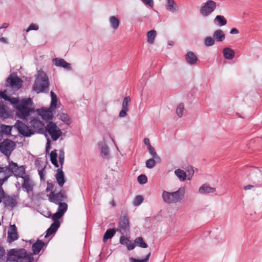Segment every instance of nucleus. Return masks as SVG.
I'll return each instance as SVG.
<instances>
[{"label":"nucleus","instance_id":"f257e3e1","mask_svg":"<svg viewBox=\"0 0 262 262\" xmlns=\"http://www.w3.org/2000/svg\"><path fill=\"white\" fill-rule=\"evenodd\" d=\"M0 97L8 101L16 108V115L20 119L26 120L30 115V113L34 111L33 102L31 98L10 97L7 95L6 91H0Z\"/></svg>","mask_w":262,"mask_h":262},{"label":"nucleus","instance_id":"f03ea898","mask_svg":"<svg viewBox=\"0 0 262 262\" xmlns=\"http://www.w3.org/2000/svg\"><path fill=\"white\" fill-rule=\"evenodd\" d=\"M8 260L16 262H32L33 254L27 253L25 249H11L8 252Z\"/></svg>","mask_w":262,"mask_h":262},{"label":"nucleus","instance_id":"7ed1b4c3","mask_svg":"<svg viewBox=\"0 0 262 262\" xmlns=\"http://www.w3.org/2000/svg\"><path fill=\"white\" fill-rule=\"evenodd\" d=\"M185 189L184 187H180L177 191L168 192L164 190L162 197L163 201L167 204H175L181 201L184 198Z\"/></svg>","mask_w":262,"mask_h":262},{"label":"nucleus","instance_id":"20e7f679","mask_svg":"<svg viewBox=\"0 0 262 262\" xmlns=\"http://www.w3.org/2000/svg\"><path fill=\"white\" fill-rule=\"evenodd\" d=\"M49 81L46 73L42 70L38 71L33 90L37 93L46 92L49 90Z\"/></svg>","mask_w":262,"mask_h":262},{"label":"nucleus","instance_id":"39448f33","mask_svg":"<svg viewBox=\"0 0 262 262\" xmlns=\"http://www.w3.org/2000/svg\"><path fill=\"white\" fill-rule=\"evenodd\" d=\"M43 135L47 138H51L53 141H57L62 135V132L56 123L49 122L46 126Z\"/></svg>","mask_w":262,"mask_h":262},{"label":"nucleus","instance_id":"423d86ee","mask_svg":"<svg viewBox=\"0 0 262 262\" xmlns=\"http://www.w3.org/2000/svg\"><path fill=\"white\" fill-rule=\"evenodd\" d=\"M217 4L212 0H208L202 4L200 13L203 17H207L210 15L216 9Z\"/></svg>","mask_w":262,"mask_h":262},{"label":"nucleus","instance_id":"0eeeda50","mask_svg":"<svg viewBox=\"0 0 262 262\" xmlns=\"http://www.w3.org/2000/svg\"><path fill=\"white\" fill-rule=\"evenodd\" d=\"M3 173L4 177L0 178V203L2 202L3 198L4 196V191L2 188V185L12 175V171L10 164L8 166H0V174Z\"/></svg>","mask_w":262,"mask_h":262},{"label":"nucleus","instance_id":"6e6552de","mask_svg":"<svg viewBox=\"0 0 262 262\" xmlns=\"http://www.w3.org/2000/svg\"><path fill=\"white\" fill-rule=\"evenodd\" d=\"M22 188L29 195L33 194V190L35 185L34 182L30 178L29 175L23 177Z\"/></svg>","mask_w":262,"mask_h":262},{"label":"nucleus","instance_id":"1a4fd4ad","mask_svg":"<svg viewBox=\"0 0 262 262\" xmlns=\"http://www.w3.org/2000/svg\"><path fill=\"white\" fill-rule=\"evenodd\" d=\"M15 147V143L10 140H5L0 143V151L6 156H9Z\"/></svg>","mask_w":262,"mask_h":262},{"label":"nucleus","instance_id":"9d476101","mask_svg":"<svg viewBox=\"0 0 262 262\" xmlns=\"http://www.w3.org/2000/svg\"><path fill=\"white\" fill-rule=\"evenodd\" d=\"M129 230V225L128 217L126 214L122 215L120 217L119 226L116 230L123 235L127 233Z\"/></svg>","mask_w":262,"mask_h":262},{"label":"nucleus","instance_id":"9b49d317","mask_svg":"<svg viewBox=\"0 0 262 262\" xmlns=\"http://www.w3.org/2000/svg\"><path fill=\"white\" fill-rule=\"evenodd\" d=\"M14 127L17 129L18 133L24 137H30L33 135V132L31 128L20 121H17Z\"/></svg>","mask_w":262,"mask_h":262},{"label":"nucleus","instance_id":"f8f14e48","mask_svg":"<svg viewBox=\"0 0 262 262\" xmlns=\"http://www.w3.org/2000/svg\"><path fill=\"white\" fill-rule=\"evenodd\" d=\"M21 81L15 74H11L7 79V86L14 90H18L21 85Z\"/></svg>","mask_w":262,"mask_h":262},{"label":"nucleus","instance_id":"ddd939ff","mask_svg":"<svg viewBox=\"0 0 262 262\" xmlns=\"http://www.w3.org/2000/svg\"><path fill=\"white\" fill-rule=\"evenodd\" d=\"M30 125L31 129L33 131V134L35 133L43 134L46 126L41 121L37 119H33L30 121Z\"/></svg>","mask_w":262,"mask_h":262},{"label":"nucleus","instance_id":"4468645a","mask_svg":"<svg viewBox=\"0 0 262 262\" xmlns=\"http://www.w3.org/2000/svg\"><path fill=\"white\" fill-rule=\"evenodd\" d=\"M249 179L256 186H259L262 183V171L258 168L253 169L249 174Z\"/></svg>","mask_w":262,"mask_h":262},{"label":"nucleus","instance_id":"2eb2a0df","mask_svg":"<svg viewBox=\"0 0 262 262\" xmlns=\"http://www.w3.org/2000/svg\"><path fill=\"white\" fill-rule=\"evenodd\" d=\"M47 196L50 202L56 204L62 203L61 202L65 200L67 198L65 193L61 191L56 193L51 192L49 194H47Z\"/></svg>","mask_w":262,"mask_h":262},{"label":"nucleus","instance_id":"dca6fc26","mask_svg":"<svg viewBox=\"0 0 262 262\" xmlns=\"http://www.w3.org/2000/svg\"><path fill=\"white\" fill-rule=\"evenodd\" d=\"M10 166L12 169V174H14L16 177L23 178L27 175L24 166H18L16 163L11 162H10Z\"/></svg>","mask_w":262,"mask_h":262},{"label":"nucleus","instance_id":"f3484780","mask_svg":"<svg viewBox=\"0 0 262 262\" xmlns=\"http://www.w3.org/2000/svg\"><path fill=\"white\" fill-rule=\"evenodd\" d=\"M54 111L50 107L47 108H41L38 109L37 112L41 118L46 122H50L52 120L53 112Z\"/></svg>","mask_w":262,"mask_h":262},{"label":"nucleus","instance_id":"a211bd4d","mask_svg":"<svg viewBox=\"0 0 262 262\" xmlns=\"http://www.w3.org/2000/svg\"><path fill=\"white\" fill-rule=\"evenodd\" d=\"M130 102V98L129 96H126L124 98L122 104V110L119 112V117L124 118L127 115V112L129 111V105Z\"/></svg>","mask_w":262,"mask_h":262},{"label":"nucleus","instance_id":"6ab92c4d","mask_svg":"<svg viewBox=\"0 0 262 262\" xmlns=\"http://www.w3.org/2000/svg\"><path fill=\"white\" fill-rule=\"evenodd\" d=\"M53 63L57 67L63 68L68 71L72 70L71 64L62 58H55L52 60Z\"/></svg>","mask_w":262,"mask_h":262},{"label":"nucleus","instance_id":"aec40b11","mask_svg":"<svg viewBox=\"0 0 262 262\" xmlns=\"http://www.w3.org/2000/svg\"><path fill=\"white\" fill-rule=\"evenodd\" d=\"M215 188L211 187L208 184L205 183L202 185L198 189V192L200 195H207L210 193H214Z\"/></svg>","mask_w":262,"mask_h":262},{"label":"nucleus","instance_id":"412c9836","mask_svg":"<svg viewBox=\"0 0 262 262\" xmlns=\"http://www.w3.org/2000/svg\"><path fill=\"white\" fill-rule=\"evenodd\" d=\"M18 238V234L15 225H10L8 232V242L12 243Z\"/></svg>","mask_w":262,"mask_h":262},{"label":"nucleus","instance_id":"4be33fe9","mask_svg":"<svg viewBox=\"0 0 262 262\" xmlns=\"http://www.w3.org/2000/svg\"><path fill=\"white\" fill-rule=\"evenodd\" d=\"M98 145L100 148L101 156L103 158L108 159L110 158L109 148L105 140L99 141Z\"/></svg>","mask_w":262,"mask_h":262},{"label":"nucleus","instance_id":"5701e85b","mask_svg":"<svg viewBox=\"0 0 262 262\" xmlns=\"http://www.w3.org/2000/svg\"><path fill=\"white\" fill-rule=\"evenodd\" d=\"M165 8L167 10L172 13H176L178 12L179 7L175 2L174 0H166Z\"/></svg>","mask_w":262,"mask_h":262},{"label":"nucleus","instance_id":"b1692460","mask_svg":"<svg viewBox=\"0 0 262 262\" xmlns=\"http://www.w3.org/2000/svg\"><path fill=\"white\" fill-rule=\"evenodd\" d=\"M110 27L114 30H117L120 25V21L116 16H111L108 18Z\"/></svg>","mask_w":262,"mask_h":262},{"label":"nucleus","instance_id":"393cba45","mask_svg":"<svg viewBox=\"0 0 262 262\" xmlns=\"http://www.w3.org/2000/svg\"><path fill=\"white\" fill-rule=\"evenodd\" d=\"M185 60L189 64L194 65L197 62L198 58L193 52L189 51L185 55Z\"/></svg>","mask_w":262,"mask_h":262},{"label":"nucleus","instance_id":"a878e982","mask_svg":"<svg viewBox=\"0 0 262 262\" xmlns=\"http://www.w3.org/2000/svg\"><path fill=\"white\" fill-rule=\"evenodd\" d=\"M55 178L59 186L62 187L65 183V178L64 173L61 168L57 169Z\"/></svg>","mask_w":262,"mask_h":262},{"label":"nucleus","instance_id":"bb28decb","mask_svg":"<svg viewBox=\"0 0 262 262\" xmlns=\"http://www.w3.org/2000/svg\"><path fill=\"white\" fill-rule=\"evenodd\" d=\"M223 54L225 59L231 60L234 57L235 52L231 48L226 47L223 50Z\"/></svg>","mask_w":262,"mask_h":262},{"label":"nucleus","instance_id":"cd10ccee","mask_svg":"<svg viewBox=\"0 0 262 262\" xmlns=\"http://www.w3.org/2000/svg\"><path fill=\"white\" fill-rule=\"evenodd\" d=\"M45 246V243L40 240H37L35 243L32 245V251L33 254L36 255L40 251L41 249Z\"/></svg>","mask_w":262,"mask_h":262},{"label":"nucleus","instance_id":"c85d7f7f","mask_svg":"<svg viewBox=\"0 0 262 262\" xmlns=\"http://www.w3.org/2000/svg\"><path fill=\"white\" fill-rule=\"evenodd\" d=\"M60 225V222H56L52 223L46 231V235L45 237H47L50 235L55 233Z\"/></svg>","mask_w":262,"mask_h":262},{"label":"nucleus","instance_id":"c756f323","mask_svg":"<svg viewBox=\"0 0 262 262\" xmlns=\"http://www.w3.org/2000/svg\"><path fill=\"white\" fill-rule=\"evenodd\" d=\"M213 37L214 40L217 42H221L225 39V35L222 30L218 29L214 32L213 34Z\"/></svg>","mask_w":262,"mask_h":262},{"label":"nucleus","instance_id":"7c9ffc66","mask_svg":"<svg viewBox=\"0 0 262 262\" xmlns=\"http://www.w3.org/2000/svg\"><path fill=\"white\" fill-rule=\"evenodd\" d=\"M4 198V203L5 204L6 206L14 207H15L17 204V201L15 197H12L10 196H7L5 197V196L3 198Z\"/></svg>","mask_w":262,"mask_h":262},{"label":"nucleus","instance_id":"2f4dec72","mask_svg":"<svg viewBox=\"0 0 262 262\" xmlns=\"http://www.w3.org/2000/svg\"><path fill=\"white\" fill-rule=\"evenodd\" d=\"M12 126L0 124V140L2 137L3 134L9 135L11 134Z\"/></svg>","mask_w":262,"mask_h":262},{"label":"nucleus","instance_id":"473e14b6","mask_svg":"<svg viewBox=\"0 0 262 262\" xmlns=\"http://www.w3.org/2000/svg\"><path fill=\"white\" fill-rule=\"evenodd\" d=\"M11 116V113L7 110L5 105L0 103V117L3 119H6Z\"/></svg>","mask_w":262,"mask_h":262},{"label":"nucleus","instance_id":"72a5a7b5","mask_svg":"<svg viewBox=\"0 0 262 262\" xmlns=\"http://www.w3.org/2000/svg\"><path fill=\"white\" fill-rule=\"evenodd\" d=\"M116 231V229L114 228L107 229L104 234L103 237V242H105L107 239L112 238L114 236Z\"/></svg>","mask_w":262,"mask_h":262},{"label":"nucleus","instance_id":"f704fd0d","mask_svg":"<svg viewBox=\"0 0 262 262\" xmlns=\"http://www.w3.org/2000/svg\"><path fill=\"white\" fill-rule=\"evenodd\" d=\"M174 174L181 181H184L186 179L187 174L186 172L181 169L175 170Z\"/></svg>","mask_w":262,"mask_h":262},{"label":"nucleus","instance_id":"c9c22d12","mask_svg":"<svg viewBox=\"0 0 262 262\" xmlns=\"http://www.w3.org/2000/svg\"><path fill=\"white\" fill-rule=\"evenodd\" d=\"M214 22L219 26H224L227 23L225 18L222 15H217L214 19Z\"/></svg>","mask_w":262,"mask_h":262},{"label":"nucleus","instance_id":"e433bc0d","mask_svg":"<svg viewBox=\"0 0 262 262\" xmlns=\"http://www.w3.org/2000/svg\"><path fill=\"white\" fill-rule=\"evenodd\" d=\"M147 42L150 44H153L157 35V32L154 30L149 31L147 33Z\"/></svg>","mask_w":262,"mask_h":262},{"label":"nucleus","instance_id":"4c0bfd02","mask_svg":"<svg viewBox=\"0 0 262 262\" xmlns=\"http://www.w3.org/2000/svg\"><path fill=\"white\" fill-rule=\"evenodd\" d=\"M50 94L51 102L50 108L54 111L57 106V98L56 95L53 91H51Z\"/></svg>","mask_w":262,"mask_h":262},{"label":"nucleus","instance_id":"58836bf2","mask_svg":"<svg viewBox=\"0 0 262 262\" xmlns=\"http://www.w3.org/2000/svg\"><path fill=\"white\" fill-rule=\"evenodd\" d=\"M135 243L136 246L142 248H146L148 247L147 244L144 242L142 237H138L135 239Z\"/></svg>","mask_w":262,"mask_h":262},{"label":"nucleus","instance_id":"ea45409f","mask_svg":"<svg viewBox=\"0 0 262 262\" xmlns=\"http://www.w3.org/2000/svg\"><path fill=\"white\" fill-rule=\"evenodd\" d=\"M58 208L57 212H59L62 215L66 213L68 209V205L66 203H61L58 204Z\"/></svg>","mask_w":262,"mask_h":262},{"label":"nucleus","instance_id":"a19ab883","mask_svg":"<svg viewBox=\"0 0 262 262\" xmlns=\"http://www.w3.org/2000/svg\"><path fill=\"white\" fill-rule=\"evenodd\" d=\"M184 109V104L183 103H180L177 105L176 112L179 117L181 118L183 116Z\"/></svg>","mask_w":262,"mask_h":262},{"label":"nucleus","instance_id":"79ce46f5","mask_svg":"<svg viewBox=\"0 0 262 262\" xmlns=\"http://www.w3.org/2000/svg\"><path fill=\"white\" fill-rule=\"evenodd\" d=\"M59 119L67 125H69L71 123V120L67 114H61L59 115Z\"/></svg>","mask_w":262,"mask_h":262},{"label":"nucleus","instance_id":"37998d69","mask_svg":"<svg viewBox=\"0 0 262 262\" xmlns=\"http://www.w3.org/2000/svg\"><path fill=\"white\" fill-rule=\"evenodd\" d=\"M147 148L149 153L153 158L157 160H160V158L157 155L155 148L152 146L148 147Z\"/></svg>","mask_w":262,"mask_h":262},{"label":"nucleus","instance_id":"c03bdc74","mask_svg":"<svg viewBox=\"0 0 262 262\" xmlns=\"http://www.w3.org/2000/svg\"><path fill=\"white\" fill-rule=\"evenodd\" d=\"M143 200V197L142 195H138L135 197L133 202V205L135 206H138L142 203Z\"/></svg>","mask_w":262,"mask_h":262},{"label":"nucleus","instance_id":"a18cd8bd","mask_svg":"<svg viewBox=\"0 0 262 262\" xmlns=\"http://www.w3.org/2000/svg\"><path fill=\"white\" fill-rule=\"evenodd\" d=\"M215 40L213 38L211 37H207L204 39V44L206 47H211L214 45Z\"/></svg>","mask_w":262,"mask_h":262},{"label":"nucleus","instance_id":"49530a36","mask_svg":"<svg viewBox=\"0 0 262 262\" xmlns=\"http://www.w3.org/2000/svg\"><path fill=\"white\" fill-rule=\"evenodd\" d=\"M150 254L151 253L149 252L148 254L146 256L145 258L142 260H139L138 259L134 258L133 257H131L130 258L129 260L130 262H147L149 260Z\"/></svg>","mask_w":262,"mask_h":262},{"label":"nucleus","instance_id":"de8ad7c7","mask_svg":"<svg viewBox=\"0 0 262 262\" xmlns=\"http://www.w3.org/2000/svg\"><path fill=\"white\" fill-rule=\"evenodd\" d=\"M64 161V152L63 149H60L59 153V162L61 167Z\"/></svg>","mask_w":262,"mask_h":262},{"label":"nucleus","instance_id":"09e8293b","mask_svg":"<svg viewBox=\"0 0 262 262\" xmlns=\"http://www.w3.org/2000/svg\"><path fill=\"white\" fill-rule=\"evenodd\" d=\"M156 165V161L154 158H151L147 160L146 162V166L148 168H152Z\"/></svg>","mask_w":262,"mask_h":262},{"label":"nucleus","instance_id":"8fccbe9b","mask_svg":"<svg viewBox=\"0 0 262 262\" xmlns=\"http://www.w3.org/2000/svg\"><path fill=\"white\" fill-rule=\"evenodd\" d=\"M138 182L140 184H144L147 182V178L144 174H141L138 177Z\"/></svg>","mask_w":262,"mask_h":262},{"label":"nucleus","instance_id":"3c124183","mask_svg":"<svg viewBox=\"0 0 262 262\" xmlns=\"http://www.w3.org/2000/svg\"><path fill=\"white\" fill-rule=\"evenodd\" d=\"M38 29H39V26L37 24L32 23L29 25L28 28L26 29V32H29V31H32V30H35V31L38 30Z\"/></svg>","mask_w":262,"mask_h":262},{"label":"nucleus","instance_id":"603ef678","mask_svg":"<svg viewBox=\"0 0 262 262\" xmlns=\"http://www.w3.org/2000/svg\"><path fill=\"white\" fill-rule=\"evenodd\" d=\"M63 215L59 213V212H56L54 214H53L52 216V219L54 223H55L56 222H59V219L62 217Z\"/></svg>","mask_w":262,"mask_h":262},{"label":"nucleus","instance_id":"864d4df0","mask_svg":"<svg viewBox=\"0 0 262 262\" xmlns=\"http://www.w3.org/2000/svg\"><path fill=\"white\" fill-rule=\"evenodd\" d=\"M129 241V239L125 236H122L120 238V243L122 245L126 246Z\"/></svg>","mask_w":262,"mask_h":262},{"label":"nucleus","instance_id":"5fc2aeb1","mask_svg":"<svg viewBox=\"0 0 262 262\" xmlns=\"http://www.w3.org/2000/svg\"><path fill=\"white\" fill-rule=\"evenodd\" d=\"M57 150H54L51 151L50 153V160H57Z\"/></svg>","mask_w":262,"mask_h":262},{"label":"nucleus","instance_id":"6e6d98bb","mask_svg":"<svg viewBox=\"0 0 262 262\" xmlns=\"http://www.w3.org/2000/svg\"><path fill=\"white\" fill-rule=\"evenodd\" d=\"M136 246V245L135 243V242L132 243L131 241H129L128 242V243L126 245L127 249L128 250H131L134 249L135 248Z\"/></svg>","mask_w":262,"mask_h":262},{"label":"nucleus","instance_id":"4d7b16f0","mask_svg":"<svg viewBox=\"0 0 262 262\" xmlns=\"http://www.w3.org/2000/svg\"><path fill=\"white\" fill-rule=\"evenodd\" d=\"M189 173L187 175V180H190L194 174V170L192 167L190 168V170H188Z\"/></svg>","mask_w":262,"mask_h":262},{"label":"nucleus","instance_id":"13d9d810","mask_svg":"<svg viewBox=\"0 0 262 262\" xmlns=\"http://www.w3.org/2000/svg\"><path fill=\"white\" fill-rule=\"evenodd\" d=\"M141 1L145 5H148L150 7L154 6L153 0H141Z\"/></svg>","mask_w":262,"mask_h":262},{"label":"nucleus","instance_id":"bf43d9fd","mask_svg":"<svg viewBox=\"0 0 262 262\" xmlns=\"http://www.w3.org/2000/svg\"><path fill=\"white\" fill-rule=\"evenodd\" d=\"M53 187H54V186H53V184L50 183L49 182H47V189H46L47 191H51V192H53L52 190L53 189Z\"/></svg>","mask_w":262,"mask_h":262},{"label":"nucleus","instance_id":"052dcab7","mask_svg":"<svg viewBox=\"0 0 262 262\" xmlns=\"http://www.w3.org/2000/svg\"><path fill=\"white\" fill-rule=\"evenodd\" d=\"M144 143L145 144V145L147 146V147H149L150 146H151V145L150 143V140L148 138H145L144 139Z\"/></svg>","mask_w":262,"mask_h":262},{"label":"nucleus","instance_id":"680f3d73","mask_svg":"<svg viewBox=\"0 0 262 262\" xmlns=\"http://www.w3.org/2000/svg\"><path fill=\"white\" fill-rule=\"evenodd\" d=\"M230 33L231 34H237L239 33V31L236 28H232L230 30Z\"/></svg>","mask_w":262,"mask_h":262},{"label":"nucleus","instance_id":"e2e57ef3","mask_svg":"<svg viewBox=\"0 0 262 262\" xmlns=\"http://www.w3.org/2000/svg\"><path fill=\"white\" fill-rule=\"evenodd\" d=\"M47 145H46V152H48L50 149V140L49 138H47Z\"/></svg>","mask_w":262,"mask_h":262},{"label":"nucleus","instance_id":"0e129e2a","mask_svg":"<svg viewBox=\"0 0 262 262\" xmlns=\"http://www.w3.org/2000/svg\"><path fill=\"white\" fill-rule=\"evenodd\" d=\"M5 251L3 247L0 246V259L5 255Z\"/></svg>","mask_w":262,"mask_h":262},{"label":"nucleus","instance_id":"69168bd1","mask_svg":"<svg viewBox=\"0 0 262 262\" xmlns=\"http://www.w3.org/2000/svg\"><path fill=\"white\" fill-rule=\"evenodd\" d=\"M254 186L252 185H247L246 186H245L244 187H243V189L245 190H249V189H251V188H253Z\"/></svg>","mask_w":262,"mask_h":262},{"label":"nucleus","instance_id":"338daca9","mask_svg":"<svg viewBox=\"0 0 262 262\" xmlns=\"http://www.w3.org/2000/svg\"><path fill=\"white\" fill-rule=\"evenodd\" d=\"M51 163L55 166L56 167H58L59 166L57 162V160H51Z\"/></svg>","mask_w":262,"mask_h":262},{"label":"nucleus","instance_id":"774afa93","mask_svg":"<svg viewBox=\"0 0 262 262\" xmlns=\"http://www.w3.org/2000/svg\"><path fill=\"white\" fill-rule=\"evenodd\" d=\"M9 26V24L7 23H4L1 27H0V29L3 28H7Z\"/></svg>","mask_w":262,"mask_h":262}]
</instances>
